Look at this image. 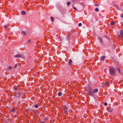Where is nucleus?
<instances>
[{
    "instance_id": "20",
    "label": "nucleus",
    "mask_w": 123,
    "mask_h": 123,
    "mask_svg": "<svg viewBox=\"0 0 123 123\" xmlns=\"http://www.w3.org/2000/svg\"><path fill=\"white\" fill-rule=\"evenodd\" d=\"M95 10L96 11L98 12V9L97 8H95Z\"/></svg>"
},
{
    "instance_id": "5",
    "label": "nucleus",
    "mask_w": 123,
    "mask_h": 123,
    "mask_svg": "<svg viewBox=\"0 0 123 123\" xmlns=\"http://www.w3.org/2000/svg\"><path fill=\"white\" fill-rule=\"evenodd\" d=\"M108 111L110 112H111L113 111V108H108L107 109Z\"/></svg>"
},
{
    "instance_id": "31",
    "label": "nucleus",
    "mask_w": 123,
    "mask_h": 123,
    "mask_svg": "<svg viewBox=\"0 0 123 123\" xmlns=\"http://www.w3.org/2000/svg\"><path fill=\"white\" fill-rule=\"evenodd\" d=\"M73 8L74 9H75V10H77V9L75 8V7H73Z\"/></svg>"
},
{
    "instance_id": "25",
    "label": "nucleus",
    "mask_w": 123,
    "mask_h": 123,
    "mask_svg": "<svg viewBox=\"0 0 123 123\" xmlns=\"http://www.w3.org/2000/svg\"><path fill=\"white\" fill-rule=\"evenodd\" d=\"M107 103L106 102H105L104 103V105L105 106H107Z\"/></svg>"
},
{
    "instance_id": "6",
    "label": "nucleus",
    "mask_w": 123,
    "mask_h": 123,
    "mask_svg": "<svg viewBox=\"0 0 123 123\" xmlns=\"http://www.w3.org/2000/svg\"><path fill=\"white\" fill-rule=\"evenodd\" d=\"M98 38L101 43L103 44V41L102 40V38L100 37H98Z\"/></svg>"
},
{
    "instance_id": "35",
    "label": "nucleus",
    "mask_w": 123,
    "mask_h": 123,
    "mask_svg": "<svg viewBox=\"0 0 123 123\" xmlns=\"http://www.w3.org/2000/svg\"><path fill=\"white\" fill-rule=\"evenodd\" d=\"M113 59V58H112V59Z\"/></svg>"
},
{
    "instance_id": "32",
    "label": "nucleus",
    "mask_w": 123,
    "mask_h": 123,
    "mask_svg": "<svg viewBox=\"0 0 123 123\" xmlns=\"http://www.w3.org/2000/svg\"><path fill=\"white\" fill-rule=\"evenodd\" d=\"M41 123H45V122H42Z\"/></svg>"
},
{
    "instance_id": "19",
    "label": "nucleus",
    "mask_w": 123,
    "mask_h": 123,
    "mask_svg": "<svg viewBox=\"0 0 123 123\" xmlns=\"http://www.w3.org/2000/svg\"><path fill=\"white\" fill-rule=\"evenodd\" d=\"M115 23L114 22H111L110 23L111 25H113Z\"/></svg>"
},
{
    "instance_id": "4",
    "label": "nucleus",
    "mask_w": 123,
    "mask_h": 123,
    "mask_svg": "<svg viewBox=\"0 0 123 123\" xmlns=\"http://www.w3.org/2000/svg\"><path fill=\"white\" fill-rule=\"evenodd\" d=\"M116 69L117 70L119 74H120L121 73V71L119 67H116Z\"/></svg>"
},
{
    "instance_id": "1",
    "label": "nucleus",
    "mask_w": 123,
    "mask_h": 123,
    "mask_svg": "<svg viewBox=\"0 0 123 123\" xmlns=\"http://www.w3.org/2000/svg\"><path fill=\"white\" fill-rule=\"evenodd\" d=\"M110 74L112 76H115L116 71V69L114 67H111L109 69Z\"/></svg>"
},
{
    "instance_id": "12",
    "label": "nucleus",
    "mask_w": 123,
    "mask_h": 123,
    "mask_svg": "<svg viewBox=\"0 0 123 123\" xmlns=\"http://www.w3.org/2000/svg\"><path fill=\"white\" fill-rule=\"evenodd\" d=\"M119 36L122 37H123V32H121L120 34L119 35Z\"/></svg>"
},
{
    "instance_id": "10",
    "label": "nucleus",
    "mask_w": 123,
    "mask_h": 123,
    "mask_svg": "<svg viewBox=\"0 0 123 123\" xmlns=\"http://www.w3.org/2000/svg\"><path fill=\"white\" fill-rule=\"evenodd\" d=\"M21 33L22 34L24 35V36H26V32L24 31H22Z\"/></svg>"
},
{
    "instance_id": "21",
    "label": "nucleus",
    "mask_w": 123,
    "mask_h": 123,
    "mask_svg": "<svg viewBox=\"0 0 123 123\" xmlns=\"http://www.w3.org/2000/svg\"><path fill=\"white\" fill-rule=\"evenodd\" d=\"M70 2L69 1L67 2V4L68 6H69L70 4Z\"/></svg>"
},
{
    "instance_id": "30",
    "label": "nucleus",
    "mask_w": 123,
    "mask_h": 123,
    "mask_svg": "<svg viewBox=\"0 0 123 123\" xmlns=\"http://www.w3.org/2000/svg\"><path fill=\"white\" fill-rule=\"evenodd\" d=\"M59 8L60 10L61 11L62 10V8H61L59 7Z\"/></svg>"
},
{
    "instance_id": "9",
    "label": "nucleus",
    "mask_w": 123,
    "mask_h": 123,
    "mask_svg": "<svg viewBox=\"0 0 123 123\" xmlns=\"http://www.w3.org/2000/svg\"><path fill=\"white\" fill-rule=\"evenodd\" d=\"M114 6L117 9V10H119V9L120 8L119 7L118 5H117L114 4Z\"/></svg>"
},
{
    "instance_id": "13",
    "label": "nucleus",
    "mask_w": 123,
    "mask_h": 123,
    "mask_svg": "<svg viewBox=\"0 0 123 123\" xmlns=\"http://www.w3.org/2000/svg\"><path fill=\"white\" fill-rule=\"evenodd\" d=\"M10 112L11 113H13L14 112V110L13 108L11 109L10 110Z\"/></svg>"
},
{
    "instance_id": "8",
    "label": "nucleus",
    "mask_w": 123,
    "mask_h": 123,
    "mask_svg": "<svg viewBox=\"0 0 123 123\" xmlns=\"http://www.w3.org/2000/svg\"><path fill=\"white\" fill-rule=\"evenodd\" d=\"M98 92V89L97 88H96L94 89L93 92V93H96L97 92Z\"/></svg>"
},
{
    "instance_id": "18",
    "label": "nucleus",
    "mask_w": 123,
    "mask_h": 123,
    "mask_svg": "<svg viewBox=\"0 0 123 123\" xmlns=\"http://www.w3.org/2000/svg\"><path fill=\"white\" fill-rule=\"evenodd\" d=\"M35 107L36 108H38V104H36L35 105Z\"/></svg>"
},
{
    "instance_id": "22",
    "label": "nucleus",
    "mask_w": 123,
    "mask_h": 123,
    "mask_svg": "<svg viewBox=\"0 0 123 123\" xmlns=\"http://www.w3.org/2000/svg\"><path fill=\"white\" fill-rule=\"evenodd\" d=\"M110 84V83L109 82H106L105 83V85H109Z\"/></svg>"
},
{
    "instance_id": "28",
    "label": "nucleus",
    "mask_w": 123,
    "mask_h": 123,
    "mask_svg": "<svg viewBox=\"0 0 123 123\" xmlns=\"http://www.w3.org/2000/svg\"><path fill=\"white\" fill-rule=\"evenodd\" d=\"M98 5H99L98 4H95V6H98Z\"/></svg>"
},
{
    "instance_id": "33",
    "label": "nucleus",
    "mask_w": 123,
    "mask_h": 123,
    "mask_svg": "<svg viewBox=\"0 0 123 123\" xmlns=\"http://www.w3.org/2000/svg\"><path fill=\"white\" fill-rule=\"evenodd\" d=\"M121 17L122 18H123V16L122 15H121Z\"/></svg>"
},
{
    "instance_id": "24",
    "label": "nucleus",
    "mask_w": 123,
    "mask_h": 123,
    "mask_svg": "<svg viewBox=\"0 0 123 123\" xmlns=\"http://www.w3.org/2000/svg\"><path fill=\"white\" fill-rule=\"evenodd\" d=\"M28 43H32V42H31V40H29L28 41Z\"/></svg>"
},
{
    "instance_id": "17",
    "label": "nucleus",
    "mask_w": 123,
    "mask_h": 123,
    "mask_svg": "<svg viewBox=\"0 0 123 123\" xmlns=\"http://www.w3.org/2000/svg\"><path fill=\"white\" fill-rule=\"evenodd\" d=\"M50 19H51V21L52 22L54 21V19L52 17H50Z\"/></svg>"
},
{
    "instance_id": "34",
    "label": "nucleus",
    "mask_w": 123,
    "mask_h": 123,
    "mask_svg": "<svg viewBox=\"0 0 123 123\" xmlns=\"http://www.w3.org/2000/svg\"><path fill=\"white\" fill-rule=\"evenodd\" d=\"M17 88V87H16V88H15V89H16Z\"/></svg>"
},
{
    "instance_id": "15",
    "label": "nucleus",
    "mask_w": 123,
    "mask_h": 123,
    "mask_svg": "<svg viewBox=\"0 0 123 123\" xmlns=\"http://www.w3.org/2000/svg\"><path fill=\"white\" fill-rule=\"evenodd\" d=\"M21 14L22 15H24L25 14V11H22L21 12Z\"/></svg>"
},
{
    "instance_id": "3",
    "label": "nucleus",
    "mask_w": 123,
    "mask_h": 123,
    "mask_svg": "<svg viewBox=\"0 0 123 123\" xmlns=\"http://www.w3.org/2000/svg\"><path fill=\"white\" fill-rule=\"evenodd\" d=\"M14 57L15 58H22V56L20 54H18L14 55Z\"/></svg>"
},
{
    "instance_id": "7",
    "label": "nucleus",
    "mask_w": 123,
    "mask_h": 123,
    "mask_svg": "<svg viewBox=\"0 0 123 123\" xmlns=\"http://www.w3.org/2000/svg\"><path fill=\"white\" fill-rule=\"evenodd\" d=\"M105 59V57L104 56H102L100 58V60L101 61H104Z\"/></svg>"
},
{
    "instance_id": "14",
    "label": "nucleus",
    "mask_w": 123,
    "mask_h": 123,
    "mask_svg": "<svg viewBox=\"0 0 123 123\" xmlns=\"http://www.w3.org/2000/svg\"><path fill=\"white\" fill-rule=\"evenodd\" d=\"M58 95L59 96H61L62 95V94L61 92H59L58 93Z\"/></svg>"
},
{
    "instance_id": "29",
    "label": "nucleus",
    "mask_w": 123,
    "mask_h": 123,
    "mask_svg": "<svg viewBox=\"0 0 123 123\" xmlns=\"http://www.w3.org/2000/svg\"><path fill=\"white\" fill-rule=\"evenodd\" d=\"M8 68L9 69H11L12 68V67L11 66H10Z\"/></svg>"
},
{
    "instance_id": "11",
    "label": "nucleus",
    "mask_w": 123,
    "mask_h": 123,
    "mask_svg": "<svg viewBox=\"0 0 123 123\" xmlns=\"http://www.w3.org/2000/svg\"><path fill=\"white\" fill-rule=\"evenodd\" d=\"M64 111L65 113H67L68 111V109L66 107H65Z\"/></svg>"
},
{
    "instance_id": "16",
    "label": "nucleus",
    "mask_w": 123,
    "mask_h": 123,
    "mask_svg": "<svg viewBox=\"0 0 123 123\" xmlns=\"http://www.w3.org/2000/svg\"><path fill=\"white\" fill-rule=\"evenodd\" d=\"M72 62V60L71 59H70L69 60L68 63L69 65H70L71 64V63Z\"/></svg>"
},
{
    "instance_id": "27",
    "label": "nucleus",
    "mask_w": 123,
    "mask_h": 123,
    "mask_svg": "<svg viewBox=\"0 0 123 123\" xmlns=\"http://www.w3.org/2000/svg\"><path fill=\"white\" fill-rule=\"evenodd\" d=\"M17 64H16L15 65V66H14L15 68H16V67H17Z\"/></svg>"
},
{
    "instance_id": "23",
    "label": "nucleus",
    "mask_w": 123,
    "mask_h": 123,
    "mask_svg": "<svg viewBox=\"0 0 123 123\" xmlns=\"http://www.w3.org/2000/svg\"><path fill=\"white\" fill-rule=\"evenodd\" d=\"M82 25V24L81 23H80L78 24V26H81Z\"/></svg>"
},
{
    "instance_id": "26",
    "label": "nucleus",
    "mask_w": 123,
    "mask_h": 123,
    "mask_svg": "<svg viewBox=\"0 0 123 123\" xmlns=\"http://www.w3.org/2000/svg\"><path fill=\"white\" fill-rule=\"evenodd\" d=\"M7 28V26L6 25H4V28L5 29L6 28Z\"/></svg>"
},
{
    "instance_id": "2",
    "label": "nucleus",
    "mask_w": 123,
    "mask_h": 123,
    "mask_svg": "<svg viewBox=\"0 0 123 123\" xmlns=\"http://www.w3.org/2000/svg\"><path fill=\"white\" fill-rule=\"evenodd\" d=\"M87 94L89 95L91 97H94L95 96L93 92V90L91 88H90L88 90Z\"/></svg>"
}]
</instances>
